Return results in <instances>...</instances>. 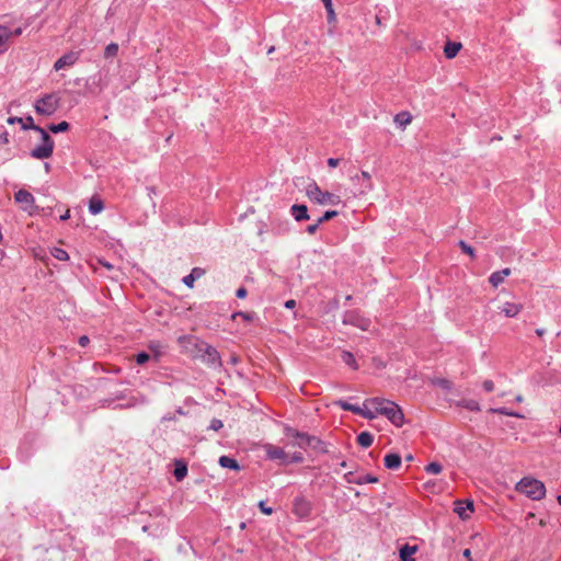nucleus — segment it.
<instances>
[{
    "instance_id": "obj_22",
    "label": "nucleus",
    "mask_w": 561,
    "mask_h": 561,
    "mask_svg": "<svg viewBox=\"0 0 561 561\" xmlns=\"http://www.w3.org/2000/svg\"><path fill=\"white\" fill-rule=\"evenodd\" d=\"M104 208L103 202L98 196H92L89 202V210L93 215L100 214Z\"/></svg>"
},
{
    "instance_id": "obj_48",
    "label": "nucleus",
    "mask_w": 561,
    "mask_h": 561,
    "mask_svg": "<svg viewBox=\"0 0 561 561\" xmlns=\"http://www.w3.org/2000/svg\"><path fill=\"white\" fill-rule=\"evenodd\" d=\"M90 340L87 335H82L79 337V344L82 347H85L89 344Z\"/></svg>"
},
{
    "instance_id": "obj_36",
    "label": "nucleus",
    "mask_w": 561,
    "mask_h": 561,
    "mask_svg": "<svg viewBox=\"0 0 561 561\" xmlns=\"http://www.w3.org/2000/svg\"><path fill=\"white\" fill-rule=\"evenodd\" d=\"M442 469L438 462H431L425 467V471L431 474H438L442 472Z\"/></svg>"
},
{
    "instance_id": "obj_9",
    "label": "nucleus",
    "mask_w": 561,
    "mask_h": 561,
    "mask_svg": "<svg viewBox=\"0 0 561 561\" xmlns=\"http://www.w3.org/2000/svg\"><path fill=\"white\" fill-rule=\"evenodd\" d=\"M344 324H352L354 327L359 328L363 331L368 330L370 321L364 317H362L356 311H348L343 317Z\"/></svg>"
},
{
    "instance_id": "obj_15",
    "label": "nucleus",
    "mask_w": 561,
    "mask_h": 561,
    "mask_svg": "<svg viewBox=\"0 0 561 561\" xmlns=\"http://www.w3.org/2000/svg\"><path fill=\"white\" fill-rule=\"evenodd\" d=\"M417 551V546L404 545L399 550V561H415L413 557Z\"/></svg>"
},
{
    "instance_id": "obj_35",
    "label": "nucleus",
    "mask_w": 561,
    "mask_h": 561,
    "mask_svg": "<svg viewBox=\"0 0 561 561\" xmlns=\"http://www.w3.org/2000/svg\"><path fill=\"white\" fill-rule=\"evenodd\" d=\"M328 12V21L333 22L335 20V13L332 5V0H322Z\"/></svg>"
},
{
    "instance_id": "obj_1",
    "label": "nucleus",
    "mask_w": 561,
    "mask_h": 561,
    "mask_svg": "<svg viewBox=\"0 0 561 561\" xmlns=\"http://www.w3.org/2000/svg\"><path fill=\"white\" fill-rule=\"evenodd\" d=\"M365 405H370L378 414L385 415L397 427L404 424V414L393 401L383 398H371L365 401Z\"/></svg>"
},
{
    "instance_id": "obj_39",
    "label": "nucleus",
    "mask_w": 561,
    "mask_h": 561,
    "mask_svg": "<svg viewBox=\"0 0 561 561\" xmlns=\"http://www.w3.org/2000/svg\"><path fill=\"white\" fill-rule=\"evenodd\" d=\"M7 122H8V124H11V125L15 124V123H19V124H21L22 129H24V126L28 124L27 123V117L26 118L9 117Z\"/></svg>"
},
{
    "instance_id": "obj_43",
    "label": "nucleus",
    "mask_w": 561,
    "mask_h": 561,
    "mask_svg": "<svg viewBox=\"0 0 561 561\" xmlns=\"http://www.w3.org/2000/svg\"><path fill=\"white\" fill-rule=\"evenodd\" d=\"M237 317H241L242 319H244L245 321H252L253 320V314L252 313H247V312H236L232 314V318L236 319Z\"/></svg>"
},
{
    "instance_id": "obj_49",
    "label": "nucleus",
    "mask_w": 561,
    "mask_h": 561,
    "mask_svg": "<svg viewBox=\"0 0 561 561\" xmlns=\"http://www.w3.org/2000/svg\"><path fill=\"white\" fill-rule=\"evenodd\" d=\"M339 163H340V159L330 158V159L328 160V164H329L330 167H336Z\"/></svg>"
},
{
    "instance_id": "obj_47",
    "label": "nucleus",
    "mask_w": 561,
    "mask_h": 561,
    "mask_svg": "<svg viewBox=\"0 0 561 561\" xmlns=\"http://www.w3.org/2000/svg\"><path fill=\"white\" fill-rule=\"evenodd\" d=\"M247 294H248V291H247V289H245L244 287H240V288L237 290V293H236L237 297H238V298H241V299H242V298H245V297H247Z\"/></svg>"
},
{
    "instance_id": "obj_58",
    "label": "nucleus",
    "mask_w": 561,
    "mask_h": 561,
    "mask_svg": "<svg viewBox=\"0 0 561 561\" xmlns=\"http://www.w3.org/2000/svg\"><path fill=\"white\" fill-rule=\"evenodd\" d=\"M101 264H103L107 270L113 268V266H112L110 263H103V262H101Z\"/></svg>"
},
{
    "instance_id": "obj_44",
    "label": "nucleus",
    "mask_w": 561,
    "mask_h": 561,
    "mask_svg": "<svg viewBox=\"0 0 561 561\" xmlns=\"http://www.w3.org/2000/svg\"><path fill=\"white\" fill-rule=\"evenodd\" d=\"M259 508L265 515H272L273 514V508L272 507H267L265 505L264 501L259 502Z\"/></svg>"
},
{
    "instance_id": "obj_16",
    "label": "nucleus",
    "mask_w": 561,
    "mask_h": 561,
    "mask_svg": "<svg viewBox=\"0 0 561 561\" xmlns=\"http://www.w3.org/2000/svg\"><path fill=\"white\" fill-rule=\"evenodd\" d=\"M205 275V270L201 267H194L192 272L183 277V283L188 287L193 288L196 279H199Z\"/></svg>"
},
{
    "instance_id": "obj_13",
    "label": "nucleus",
    "mask_w": 561,
    "mask_h": 561,
    "mask_svg": "<svg viewBox=\"0 0 561 561\" xmlns=\"http://www.w3.org/2000/svg\"><path fill=\"white\" fill-rule=\"evenodd\" d=\"M77 60H78V53L70 51L68 54H65L64 56H61L60 58H58L56 60V62L54 65V69L58 71L66 67H70V66L75 65Z\"/></svg>"
},
{
    "instance_id": "obj_54",
    "label": "nucleus",
    "mask_w": 561,
    "mask_h": 561,
    "mask_svg": "<svg viewBox=\"0 0 561 561\" xmlns=\"http://www.w3.org/2000/svg\"><path fill=\"white\" fill-rule=\"evenodd\" d=\"M70 218V210L67 209L64 215L60 216V220H67Z\"/></svg>"
},
{
    "instance_id": "obj_50",
    "label": "nucleus",
    "mask_w": 561,
    "mask_h": 561,
    "mask_svg": "<svg viewBox=\"0 0 561 561\" xmlns=\"http://www.w3.org/2000/svg\"><path fill=\"white\" fill-rule=\"evenodd\" d=\"M295 306H296V300H294V299H289L285 302V307L288 309H293V308H295Z\"/></svg>"
},
{
    "instance_id": "obj_33",
    "label": "nucleus",
    "mask_w": 561,
    "mask_h": 561,
    "mask_svg": "<svg viewBox=\"0 0 561 561\" xmlns=\"http://www.w3.org/2000/svg\"><path fill=\"white\" fill-rule=\"evenodd\" d=\"M118 53V45L116 43L108 44L104 49V57L111 58L115 57Z\"/></svg>"
},
{
    "instance_id": "obj_59",
    "label": "nucleus",
    "mask_w": 561,
    "mask_h": 561,
    "mask_svg": "<svg viewBox=\"0 0 561 561\" xmlns=\"http://www.w3.org/2000/svg\"><path fill=\"white\" fill-rule=\"evenodd\" d=\"M274 46H272L268 50H267V54H272L274 51Z\"/></svg>"
},
{
    "instance_id": "obj_29",
    "label": "nucleus",
    "mask_w": 561,
    "mask_h": 561,
    "mask_svg": "<svg viewBox=\"0 0 561 561\" xmlns=\"http://www.w3.org/2000/svg\"><path fill=\"white\" fill-rule=\"evenodd\" d=\"M11 37V30L8 26L0 25V48L3 47Z\"/></svg>"
},
{
    "instance_id": "obj_61",
    "label": "nucleus",
    "mask_w": 561,
    "mask_h": 561,
    "mask_svg": "<svg viewBox=\"0 0 561 561\" xmlns=\"http://www.w3.org/2000/svg\"><path fill=\"white\" fill-rule=\"evenodd\" d=\"M407 460H408V461L413 460V456H412V455L407 456Z\"/></svg>"
},
{
    "instance_id": "obj_21",
    "label": "nucleus",
    "mask_w": 561,
    "mask_h": 561,
    "mask_svg": "<svg viewBox=\"0 0 561 561\" xmlns=\"http://www.w3.org/2000/svg\"><path fill=\"white\" fill-rule=\"evenodd\" d=\"M394 123L397 126L404 128L412 121V116L409 112H400L394 116Z\"/></svg>"
},
{
    "instance_id": "obj_12",
    "label": "nucleus",
    "mask_w": 561,
    "mask_h": 561,
    "mask_svg": "<svg viewBox=\"0 0 561 561\" xmlns=\"http://www.w3.org/2000/svg\"><path fill=\"white\" fill-rule=\"evenodd\" d=\"M512 274V270L510 267H505L501 271L493 272L488 280L490 285L495 289L497 288L506 277H508Z\"/></svg>"
},
{
    "instance_id": "obj_6",
    "label": "nucleus",
    "mask_w": 561,
    "mask_h": 561,
    "mask_svg": "<svg viewBox=\"0 0 561 561\" xmlns=\"http://www.w3.org/2000/svg\"><path fill=\"white\" fill-rule=\"evenodd\" d=\"M306 194L310 201L320 205H337L340 203L337 195L321 191L316 183H311L307 186Z\"/></svg>"
},
{
    "instance_id": "obj_32",
    "label": "nucleus",
    "mask_w": 561,
    "mask_h": 561,
    "mask_svg": "<svg viewBox=\"0 0 561 561\" xmlns=\"http://www.w3.org/2000/svg\"><path fill=\"white\" fill-rule=\"evenodd\" d=\"M490 413H496V414H501V415H507V416H514V417H523V415L518 414V413H515V412H512V411H508L507 409L505 408H491L489 410Z\"/></svg>"
},
{
    "instance_id": "obj_42",
    "label": "nucleus",
    "mask_w": 561,
    "mask_h": 561,
    "mask_svg": "<svg viewBox=\"0 0 561 561\" xmlns=\"http://www.w3.org/2000/svg\"><path fill=\"white\" fill-rule=\"evenodd\" d=\"M482 387L486 392H492L495 389V385L492 380L486 379L482 382Z\"/></svg>"
},
{
    "instance_id": "obj_57",
    "label": "nucleus",
    "mask_w": 561,
    "mask_h": 561,
    "mask_svg": "<svg viewBox=\"0 0 561 561\" xmlns=\"http://www.w3.org/2000/svg\"><path fill=\"white\" fill-rule=\"evenodd\" d=\"M516 402H523L524 398L522 394H518L516 398H515Z\"/></svg>"
},
{
    "instance_id": "obj_3",
    "label": "nucleus",
    "mask_w": 561,
    "mask_h": 561,
    "mask_svg": "<svg viewBox=\"0 0 561 561\" xmlns=\"http://www.w3.org/2000/svg\"><path fill=\"white\" fill-rule=\"evenodd\" d=\"M515 490L534 501H539L546 495L545 484L541 481L530 477H525L519 482H517Z\"/></svg>"
},
{
    "instance_id": "obj_41",
    "label": "nucleus",
    "mask_w": 561,
    "mask_h": 561,
    "mask_svg": "<svg viewBox=\"0 0 561 561\" xmlns=\"http://www.w3.org/2000/svg\"><path fill=\"white\" fill-rule=\"evenodd\" d=\"M148 360H149V355L147 353H145V352L139 353V354L136 355V362L139 365H144Z\"/></svg>"
},
{
    "instance_id": "obj_63",
    "label": "nucleus",
    "mask_w": 561,
    "mask_h": 561,
    "mask_svg": "<svg viewBox=\"0 0 561 561\" xmlns=\"http://www.w3.org/2000/svg\"><path fill=\"white\" fill-rule=\"evenodd\" d=\"M322 443L320 445H317V448H320V450H323Z\"/></svg>"
},
{
    "instance_id": "obj_27",
    "label": "nucleus",
    "mask_w": 561,
    "mask_h": 561,
    "mask_svg": "<svg viewBox=\"0 0 561 561\" xmlns=\"http://www.w3.org/2000/svg\"><path fill=\"white\" fill-rule=\"evenodd\" d=\"M341 358L345 365L352 367L354 370H356L358 368L355 357L351 352L344 351L341 355Z\"/></svg>"
},
{
    "instance_id": "obj_7",
    "label": "nucleus",
    "mask_w": 561,
    "mask_h": 561,
    "mask_svg": "<svg viewBox=\"0 0 561 561\" xmlns=\"http://www.w3.org/2000/svg\"><path fill=\"white\" fill-rule=\"evenodd\" d=\"M60 98L57 93H48L38 99L34 110L39 115L51 116L59 107Z\"/></svg>"
},
{
    "instance_id": "obj_60",
    "label": "nucleus",
    "mask_w": 561,
    "mask_h": 561,
    "mask_svg": "<svg viewBox=\"0 0 561 561\" xmlns=\"http://www.w3.org/2000/svg\"><path fill=\"white\" fill-rule=\"evenodd\" d=\"M45 171L49 172V164L48 163H45Z\"/></svg>"
},
{
    "instance_id": "obj_55",
    "label": "nucleus",
    "mask_w": 561,
    "mask_h": 561,
    "mask_svg": "<svg viewBox=\"0 0 561 561\" xmlns=\"http://www.w3.org/2000/svg\"><path fill=\"white\" fill-rule=\"evenodd\" d=\"M536 334H537L538 336H542V335L545 334V330H543V329H537V330H536Z\"/></svg>"
},
{
    "instance_id": "obj_8",
    "label": "nucleus",
    "mask_w": 561,
    "mask_h": 561,
    "mask_svg": "<svg viewBox=\"0 0 561 561\" xmlns=\"http://www.w3.org/2000/svg\"><path fill=\"white\" fill-rule=\"evenodd\" d=\"M14 201L20 204L21 209L26 211L28 215H33L37 209L33 195L26 190H19L14 194Z\"/></svg>"
},
{
    "instance_id": "obj_45",
    "label": "nucleus",
    "mask_w": 561,
    "mask_h": 561,
    "mask_svg": "<svg viewBox=\"0 0 561 561\" xmlns=\"http://www.w3.org/2000/svg\"><path fill=\"white\" fill-rule=\"evenodd\" d=\"M224 426L222 422L220 420L214 419L210 422L209 428L213 431H218Z\"/></svg>"
},
{
    "instance_id": "obj_46",
    "label": "nucleus",
    "mask_w": 561,
    "mask_h": 561,
    "mask_svg": "<svg viewBox=\"0 0 561 561\" xmlns=\"http://www.w3.org/2000/svg\"><path fill=\"white\" fill-rule=\"evenodd\" d=\"M320 225H321V224L319 222V220H318L316 224H313V225H309V226L307 227V232H308L309 234H313V233L317 231V229L319 228V226H320Z\"/></svg>"
},
{
    "instance_id": "obj_37",
    "label": "nucleus",
    "mask_w": 561,
    "mask_h": 561,
    "mask_svg": "<svg viewBox=\"0 0 561 561\" xmlns=\"http://www.w3.org/2000/svg\"><path fill=\"white\" fill-rule=\"evenodd\" d=\"M459 247L463 253L468 254L471 259H476L474 249L467 244L465 241H459Z\"/></svg>"
},
{
    "instance_id": "obj_23",
    "label": "nucleus",
    "mask_w": 561,
    "mask_h": 561,
    "mask_svg": "<svg viewBox=\"0 0 561 561\" xmlns=\"http://www.w3.org/2000/svg\"><path fill=\"white\" fill-rule=\"evenodd\" d=\"M173 474L178 481L183 480L187 474L186 463L181 460L175 461V468H174Z\"/></svg>"
},
{
    "instance_id": "obj_53",
    "label": "nucleus",
    "mask_w": 561,
    "mask_h": 561,
    "mask_svg": "<svg viewBox=\"0 0 561 561\" xmlns=\"http://www.w3.org/2000/svg\"><path fill=\"white\" fill-rule=\"evenodd\" d=\"M462 556L468 559L469 561H472L471 559V551L470 549H465L463 552H462Z\"/></svg>"
},
{
    "instance_id": "obj_34",
    "label": "nucleus",
    "mask_w": 561,
    "mask_h": 561,
    "mask_svg": "<svg viewBox=\"0 0 561 561\" xmlns=\"http://www.w3.org/2000/svg\"><path fill=\"white\" fill-rule=\"evenodd\" d=\"M51 255L59 261H68L69 260L68 253L64 249H60V248H54L51 250Z\"/></svg>"
},
{
    "instance_id": "obj_14",
    "label": "nucleus",
    "mask_w": 561,
    "mask_h": 561,
    "mask_svg": "<svg viewBox=\"0 0 561 561\" xmlns=\"http://www.w3.org/2000/svg\"><path fill=\"white\" fill-rule=\"evenodd\" d=\"M455 512L462 518L469 517V513L473 512V503L471 501H457L455 503Z\"/></svg>"
},
{
    "instance_id": "obj_51",
    "label": "nucleus",
    "mask_w": 561,
    "mask_h": 561,
    "mask_svg": "<svg viewBox=\"0 0 561 561\" xmlns=\"http://www.w3.org/2000/svg\"><path fill=\"white\" fill-rule=\"evenodd\" d=\"M22 33H23V28L18 27V28L11 31V36H20Z\"/></svg>"
},
{
    "instance_id": "obj_38",
    "label": "nucleus",
    "mask_w": 561,
    "mask_h": 561,
    "mask_svg": "<svg viewBox=\"0 0 561 561\" xmlns=\"http://www.w3.org/2000/svg\"><path fill=\"white\" fill-rule=\"evenodd\" d=\"M335 216H337V211L336 210H328L318 220H319L320 224H323L324 221H328V220L332 219Z\"/></svg>"
},
{
    "instance_id": "obj_11",
    "label": "nucleus",
    "mask_w": 561,
    "mask_h": 561,
    "mask_svg": "<svg viewBox=\"0 0 561 561\" xmlns=\"http://www.w3.org/2000/svg\"><path fill=\"white\" fill-rule=\"evenodd\" d=\"M497 308L502 313H504L505 317L514 318L519 314V312L524 309V306L514 301H506Z\"/></svg>"
},
{
    "instance_id": "obj_25",
    "label": "nucleus",
    "mask_w": 561,
    "mask_h": 561,
    "mask_svg": "<svg viewBox=\"0 0 561 561\" xmlns=\"http://www.w3.org/2000/svg\"><path fill=\"white\" fill-rule=\"evenodd\" d=\"M219 465L222 468H228V469H232V470H239L240 469V466L237 462V460L233 459V458H230L228 456H221L219 458Z\"/></svg>"
},
{
    "instance_id": "obj_5",
    "label": "nucleus",
    "mask_w": 561,
    "mask_h": 561,
    "mask_svg": "<svg viewBox=\"0 0 561 561\" xmlns=\"http://www.w3.org/2000/svg\"><path fill=\"white\" fill-rule=\"evenodd\" d=\"M284 448L266 444L264 446V450L270 459L280 460L283 463H291V462H302L304 457L300 451H290Z\"/></svg>"
},
{
    "instance_id": "obj_10",
    "label": "nucleus",
    "mask_w": 561,
    "mask_h": 561,
    "mask_svg": "<svg viewBox=\"0 0 561 561\" xmlns=\"http://www.w3.org/2000/svg\"><path fill=\"white\" fill-rule=\"evenodd\" d=\"M293 513L299 518H306L311 513V503L302 497H297L294 502Z\"/></svg>"
},
{
    "instance_id": "obj_19",
    "label": "nucleus",
    "mask_w": 561,
    "mask_h": 561,
    "mask_svg": "<svg viewBox=\"0 0 561 561\" xmlns=\"http://www.w3.org/2000/svg\"><path fill=\"white\" fill-rule=\"evenodd\" d=\"M383 461L386 468L391 470H397L401 466V457L398 454L386 455Z\"/></svg>"
},
{
    "instance_id": "obj_26",
    "label": "nucleus",
    "mask_w": 561,
    "mask_h": 561,
    "mask_svg": "<svg viewBox=\"0 0 561 561\" xmlns=\"http://www.w3.org/2000/svg\"><path fill=\"white\" fill-rule=\"evenodd\" d=\"M374 442V437L370 433L368 432H362L358 436H357V443L358 445H360L362 447L364 448H368L371 446Z\"/></svg>"
},
{
    "instance_id": "obj_18",
    "label": "nucleus",
    "mask_w": 561,
    "mask_h": 561,
    "mask_svg": "<svg viewBox=\"0 0 561 561\" xmlns=\"http://www.w3.org/2000/svg\"><path fill=\"white\" fill-rule=\"evenodd\" d=\"M291 215L297 221L309 219L308 209L306 205H293Z\"/></svg>"
},
{
    "instance_id": "obj_62",
    "label": "nucleus",
    "mask_w": 561,
    "mask_h": 561,
    "mask_svg": "<svg viewBox=\"0 0 561 561\" xmlns=\"http://www.w3.org/2000/svg\"><path fill=\"white\" fill-rule=\"evenodd\" d=\"M557 501L561 505V495H558Z\"/></svg>"
},
{
    "instance_id": "obj_40",
    "label": "nucleus",
    "mask_w": 561,
    "mask_h": 561,
    "mask_svg": "<svg viewBox=\"0 0 561 561\" xmlns=\"http://www.w3.org/2000/svg\"><path fill=\"white\" fill-rule=\"evenodd\" d=\"M434 383L447 390H449L453 386V383L447 379H437L434 381Z\"/></svg>"
},
{
    "instance_id": "obj_31",
    "label": "nucleus",
    "mask_w": 561,
    "mask_h": 561,
    "mask_svg": "<svg viewBox=\"0 0 561 561\" xmlns=\"http://www.w3.org/2000/svg\"><path fill=\"white\" fill-rule=\"evenodd\" d=\"M371 407L370 405H365L364 404V408H362V412H358L357 414L365 417V419H368V420H374L376 416H377V412L376 410H371L370 409Z\"/></svg>"
},
{
    "instance_id": "obj_28",
    "label": "nucleus",
    "mask_w": 561,
    "mask_h": 561,
    "mask_svg": "<svg viewBox=\"0 0 561 561\" xmlns=\"http://www.w3.org/2000/svg\"><path fill=\"white\" fill-rule=\"evenodd\" d=\"M69 128H70V124L66 121L60 122L59 124L48 125V129L54 134L67 131V130H69Z\"/></svg>"
},
{
    "instance_id": "obj_2",
    "label": "nucleus",
    "mask_w": 561,
    "mask_h": 561,
    "mask_svg": "<svg viewBox=\"0 0 561 561\" xmlns=\"http://www.w3.org/2000/svg\"><path fill=\"white\" fill-rule=\"evenodd\" d=\"M27 125L24 126V129H33L41 135L42 144L32 149L31 156L36 159H46L53 154L54 150V141L49 134L42 127L34 124V119L32 116H27Z\"/></svg>"
},
{
    "instance_id": "obj_17",
    "label": "nucleus",
    "mask_w": 561,
    "mask_h": 561,
    "mask_svg": "<svg viewBox=\"0 0 561 561\" xmlns=\"http://www.w3.org/2000/svg\"><path fill=\"white\" fill-rule=\"evenodd\" d=\"M462 45L457 42H447L444 47V54L447 59H451L457 56Z\"/></svg>"
},
{
    "instance_id": "obj_64",
    "label": "nucleus",
    "mask_w": 561,
    "mask_h": 561,
    "mask_svg": "<svg viewBox=\"0 0 561 561\" xmlns=\"http://www.w3.org/2000/svg\"><path fill=\"white\" fill-rule=\"evenodd\" d=\"M147 561H151V560H147Z\"/></svg>"
},
{
    "instance_id": "obj_24",
    "label": "nucleus",
    "mask_w": 561,
    "mask_h": 561,
    "mask_svg": "<svg viewBox=\"0 0 561 561\" xmlns=\"http://www.w3.org/2000/svg\"><path fill=\"white\" fill-rule=\"evenodd\" d=\"M457 405L473 412L481 411L479 402L473 399H462L457 403Z\"/></svg>"
},
{
    "instance_id": "obj_56",
    "label": "nucleus",
    "mask_w": 561,
    "mask_h": 561,
    "mask_svg": "<svg viewBox=\"0 0 561 561\" xmlns=\"http://www.w3.org/2000/svg\"><path fill=\"white\" fill-rule=\"evenodd\" d=\"M375 22L377 25H379V26L381 25V20L378 15L375 16Z\"/></svg>"
},
{
    "instance_id": "obj_4",
    "label": "nucleus",
    "mask_w": 561,
    "mask_h": 561,
    "mask_svg": "<svg viewBox=\"0 0 561 561\" xmlns=\"http://www.w3.org/2000/svg\"><path fill=\"white\" fill-rule=\"evenodd\" d=\"M285 435L288 442L285 444V447L289 448H300L306 449L307 447L317 448V445L321 444V440L314 436H309L306 433H300L291 427H287L285 430Z\"/></svg>"
},
{
    "instance_id": "obj_20",
    "label": "nucleus",
    "mask_w": 561,
    "mask_h": 561,
    "mask_svg": "<svg viewBox=\"0 0 561 561\" xmlns=\"http://www.w3.org/2000/svg\"><path fill=\"white\" fill-rule=\"evenodd\" d=\"M205 360L210 365H219L220 356L216 348L207 346L205 350Z\"/></svg>"
},
{
    "instance_id": "obj_30",
    "label": "nucleus",
    "mask_w": 561,
    "mask_h": 561,
    "mask_svg": "<svg viewBox=\"0 0 561 561\" xmlns=\"http://www.w3.org/2000/svg\"><path fill=\"white\" fill-rule=\"evenodd\" d=\"M336 404H337L341 409H343L344 411H351V412H353V413H355V414H357L358 412H362V408H359V407H357V405H354V404H351V403H348V402H346V401H342V400H340V401H337V402H336Z\"/></svg>"
},
{
    "instance_id": "obj_52",
    "label": "nucleus",
    "mask_w": 561,
    "mask_h": 561,
    "mask_svg": "<svg viewBox=\"0 0 561 561\" xmlns=\"http://www.w3.org/2000/svg\"><path fill=\"white\" fill-rule=\"evenodd\" d=\"M365 481L368 482V483H376L378 481V479L376 477H373V476H366L365 477Z\"/></svg>"
}]
</instances>
